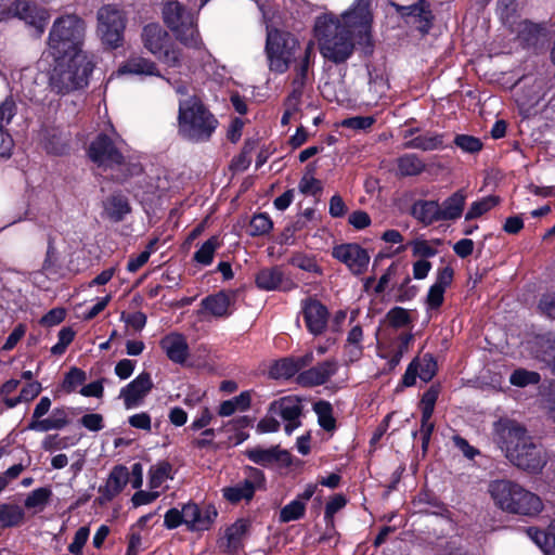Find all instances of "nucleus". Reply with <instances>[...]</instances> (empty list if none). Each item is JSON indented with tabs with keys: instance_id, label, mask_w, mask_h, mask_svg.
I'll list each match as a JSON object with an SVG mask.
<instances>
[{
	"instance_id": "obj_1",
	"label": "nucleus",
	"mask_w": 555,
	"mask_h": 555,
	"mask_svg": "<svg viewBox=\"0 0 555 555\" xmlns=\"http://www.w3.org/2000/svg\"><path fill=\"white\" fill-rule=\"evenodd\" d=\"M373 16L364 8L353 9L343 14L341 20L332 14L317 18L314 35L321 55L335 65L345 64L359 46L364 56L374 53L372 36Z\"/></svg>"
},
{
	"instance_id": "obj_2",
	"label": "nucleus",
	"mask_w": 555,
	"mask_h": 555,
	"mask_svg": "<svg viewBox=\"0 0 555 555\" xmlns=\"http://www.w3.org/2000/svg\"><path fill=\"white\" fill-rule=\"evenodd\" d=\"M493 440L518 468L538 473L545 465L541 447L533 442L526 427L514 420L505 417L494 422Z\"/></svg>"
},
{
	"instance_id": "obj_3",
	"label": "nucleus",
	"mask_w": 555,
	"mask_h": 555,
	"mask_svg": "<svg viewBox=\"0 0 555 555\" xmlns=\"http://www.w3.org/2000/svg\"><path fill=\"white\" fill-rule=\"evenodd\" d=\"M95 63L90 55L53 56L49 87L59 95L82 90L89 85Z\"/></svg>"
},
{
	"instance_id": "obj_4",
	"label": "nucleus",
	"mask_w": 555,
	"mask_h": 555,
	"mask_svg": "<svg viewBox=\"0 0 555 555\" xmlns=\"http://www.w3.org/2000/svg\"><path fill=\"white\" fill-rule=\"evenodd\" d=\"M178 122L179 134L193 143L209 141L219 126L217 117L197 95L179 102Z\"/></svg>"
},
{
	"instance_id": "obj_5",
	"label": "nucleus",
	"mask_w": 555,
	"mask_h": 555,
	"mask_svg": "<svg viewBox=\"0 0 555 555\" xmlns=\"http://www.w3.org/2000/svg\"><path fill=\"white\" fill-rule=\"evenodd\" d=\"M488 491L495 506L509 514L531 517L543 508L540 496L512 480H493Z\"/></svg>"
},
{
	"instance_id": "obj_6",
	"label": "nucleus",
	"mask_w": 555,
	"mask_h": 555,
	"mask_svg": "<svg viewBox=\"0 0 555 555\" xmlns=\"http://www.w3.org/2000/svg\"><path fill=\"white\" fill-rule=\"evenodd\" d=\"M85 21L75 15L57 17L49 33L48 44L52 56L89 55L83 51Z\"/></svg>"
},
{
	"instance_id": "obj_7",
	"label": "nucleus",
	"mask_w": 555,
	"mask_h": 555,
	"mask_svg": "<svg viewBox=\"0 0 555 555\" xmlns=\"http://www.w3.org/2000/svg\"><path fill=\"white\" fill-rule=\"evenodd\" d=\"M87 156L99 168H122L121 173H118L113 178L117 183H124L130 177L139 176L143 171L140 164L126 162L124 153L117 146L115 141L105 132L98 133L90 142L87 149Z\"/></svg>"
},
{
	"instance_id": "obj_8",
	"label": "nucleus",
	"mask_w": 555,
	"mask_h": 555,
	"mask_svg": "<svg viewBox=\"0 0 555 555\" xmlns=\"http://www.w3.org/2000/svg\"><path fill=\"white\" fill-rule=\"evenodd\" d=\"M163 18L179 42L188 48L199 47L201 38L195 16L183 4L179 1H168L163 8Z\"/></svg>"
},
{
	"instance_id": "obj_9",
	"label": "nucleus",
	"mask_w": 555,
	"mask_h": 555,
	"mask_svg": "<svg viewBox=\"0 0 555 555\" xmlns=\"http://www.w3.org/2000/svg\"><path fill=\"white\" fill-rule=\"evenodd\" d=\"M298 44L297 38L289 33L279 29L269 31L266 40V53L270 70L276 74L286 73L293 57H295V50Z\"/></svg>"
},
{
	"instance_id": "obj_10",
	"label": "nucleus",
	"mask_w": 555,
	"mask_h": 555,
	"mask_svg": "<svg viewBox=\"0 0 555 555\" xmlns=\"http://www.w3.org/2000/svg\"><path fill=\"white\" fill-rule=\"evenodd\" d=\"M96 17L102 43L111 50L121 47L127 24L124 10L115 4H105L99 9Z\"/></svg>"
},
{
	"instance_id": "obj_11",
	"label": "nucleus",
	"mask_w": 555,
	"mask_h": 555,
	"mask_svg": "<svg viewBox=\"0 0 555 555\" xmlns=\"http://www.w3.org/2000/svg\"><path fill=\"white\" fill-rule=\"evenodd\" d=\"M14 17L42 33L49 15L47 10L26 0H0V21Z\"/></svg>"
},
{
	"instance_id": "obj_12",
	"label": "nucleus",
	"mask_w": 555,
	"mask_h": 555,
	"mask_svg": "<svg viewBox=\"0 0 555 555\" xmlns=\"http://www.w3.org/2000/svg\"><path fill=\"white\" fill-rule=\"evenodd\" d=\"M245 472L247 478L243 481L221 489L223 499L231 504H238L243 500L249 502L254 499L257 489L266 488V476L261 469L246 466Z\"/></svg>"
},
{
	"instance_id": "obj_13",
	"label": "nucleus",
	"mask_w": 555,
	"mask_h": 555,
	"mask_svg": "<svg viewBox=\"0 0 555 555\" xmlns=\"http://www.w3.org/2000/svg\"><path fill=\"white\" fill-rule=\"evenodd\" d=\"M268 414L281 416L285 422L284 431L286 435H292L295 429L301 426L302 400L295 395L281 397L269 404Z\"/></svg>"
},
{
	"instance_id": "obj_14",
	"label": "nucleus",
	"mask_w": 555,
	"mask_h": 555,
	"mask_svg": "<svg viewBox=\"0 0 555 555\" xmlns=\"http://www.w3.org/2000/svg\"><path fill=\"white\" fill-rule=\"evenodd\" d=\"M332 257L344 263L356 276L367 271L371 260L369 251L358 243H343L334 246Z\"/></svg>"
},
{
	"instance_id": "obj_15",
	"label": "nucleus",
	"mask_w": 555,
	"mask_h": 555,
	"mask_svg": "<svg viewBox=\"0 0 555 555\" xmlns=\"http://www.w3.org/2000/svg\"><path fill=\"white\" fill-rule=\"evenodd\" d=\"M397 13L412 23L422 35H428L435 23V14L428 0H417L410 5H397Z\"/></svg>"
},
{
	"instance_id": "obj_16",
	"label": "nucleus",
	"mask_w": 555,
	"mask_h": 555,
	"mask_svg": "<svg viewBox=\"0 0 555 555\" xmlns=\"http://www.w3.org/2000/svg\"><path fill=\"white\" fill-rule=\"evenodd\" d=\"M301 314L307 331L313 336L322 335L328 324L330 311L325 305L314 297L301 300Z\"/></svg>"
},
{
	"instance_id": "obj_17",
	"label": "nucleus",
	"mask_w": 555,
	"mask_h": 555,
	"mask_svg": "<svg viewBox=\"0 0 555 555\" xmlns=\"http://www.w3.org/2000/svg\"><path fill=\"white\" fill-rule=\"evenodd\" d=\"M39 141L49 155L65 156L70 152V133L60 127L43 126L39 132Z\"/></svg>"
},
{
	"instance_id": "obj_18",
	"label": "nucleus",
	"mask_w": 555,
	"mask_h": 555,
	"mask_svg": "<svg viewBox=\"0 0 555 555\" xmlns=\"http://www.w3.org/2000/svg\"><path fill=\"white\" fill-rule=\"evenodd\" d=\"M337 371V361L335 359H327L301 371L296 377V383L305 388L321 386L326 384Z\"/></svg>"
},
{
	"instance_id": "obj_19",
	"label": "nucleus",
	"mask_w": 555,
	"mask_h": 555,
	"mask_svg": "<svg viewBox=\"0 0 555 555\" xmlns=\"http://www.w3.org/2000/svg\"><path fill=\"white\" fill-rule=\"evenodd\" d=\"M128 482V468L121 464L115 465L112 468L105 485L99 487L98 492L100 495L94 502L101 506L112 502L119 493L122 492Z\"/></svg>"
},
{
	"instance_id": "obj_20",
	"label": "nucleus",
	"mask_w": 555,
	"mask_h": 555,
	"mask_svg": "<svg viewBox=\"0 0 555 555\" xmlns=\"http://www.w3.org/2000/svg\"><path fill=\"white\" fill-rule=\"evenodd\" d=\"M255 284L259 289L267 292H291L298 286L289 276L284 274L279 266L259 270L255 278Z\"/></svg>"
},
{
	"instance_id": "obj_21",
	"label": "nucleus",
	"mask_w": 555,
	"mask_h": 555,
	"mask_svg": "<svg viewBox=\"0 0 555 555\" xmlns=\"http://www.w3.org/2000/svg\"><path fill=\"white\" fill-rule=\"evenodd\" d=\"M153 387L151 374L144 371L120 389V398L127 409H132L142 403Z\"/></svg>"
},
{
	"instance_id": "obj_22",
	"label": "nucleus",
	"mask_w": 555,
	"mask_h": 555,
	"mask_svg": "<svg viewBox=\"0 0 555 555\" xmlns=\"http://www.w3.org/2000/svg\"><path fill=\"white\" fill-rule=\"evenodd\" d=\"M245 455L249 461L262 467L279 464L281 467L287 468L293 464L292 454L287 450H282L280 446H272L268 449L256 447L246 450Z\"/></svg>"
},
{
	"instance_id": "obj_23",
	"label": "nucleus",
	"mask_w": 555,
	"mask_h": 555,
	"mask_svg": "<svg viewBox=\"0 0 555 555\" xmlns=\"http://www.w3.org/2000/svg\"><path fill=\"white\" fill-rule=\"evenodd\" d=\"M17 113V105L12 95L0 103V157L10 158L14 149V140L5 129Z\"/></svg>"
},
{
	"instance_id": "obj_24",
	"label": "nucleus",
	"mask_w": 555,
	"mask_h": 555,
	"mask_svg": "<svg viewBox=\"0 0 555 555\" xmlns=\"http://www.w3.org/2000/svg\"><path fill=\"white\" fill-rule=\"evenodd\" d=\"M185 525L191 531L208 530L215 522L218 512L212 504L199 507L196 503L184 505Z\"/></svg>"
},
{
	"instance_id": "obj_25",
	"label": "nucleus",
	"mask_w": 555,
	"mask_h": 555,
	"mask_svg": "<svg viewBox=\"0 0 555 555\" xmlns=\"http://www.w3.org/2000/svg\"><path fill=\"white\" fill-rule=\"evenodd\" d=\"M238 291L221 289L202 299L203 310L217 319L229 318L232 314L231 306L234 305Z\"/></svg>"
},
{
	"instance_id": "obj_26",
	"label": "nucleus",
	"mask_w": 555,
	"mask_h": 555,
	"mask_svg": "<svg viewBox=\"0 0 555 555\" xmlns=\"http://www.w3.org/2000/svg\"><path fill=\"white\" fill-rule=\"evenodd\" d=\"M253 524L249 518H238L230 525L224 532L225 546L223 552L230 555L237 554L244 548V542L251 533Z\"/></svg>"
},
{
	"instance_id": "obj_27",
	"label": "nucleus",
	"mask_w": 555,
	"mask_h": 555,
	"mask_svg": "<svg viewBox=\"0 0 555 555\" xmlns=\"http://www.w3.org/2000/svg\"><path fill=\"white\" fill-rule=\"evenodd\" d=\"M548 36L546 22L534 23L524 20L518 24L517 39L525 49L537 48Z\"/></svg>"
},
{
	"instance_id": "obj_28",
	"label": "nucleus",
	"mask_w": 555,
	"mask_h": 555,
	"mask_svg": "<svg viewBox=\"0 0 555 555\" xmlns=\"http://www.w3.org/2000/svg\"><path fill=\"white\" fill-rule=\"evenodd\" d=\"M142 41L144 48L147 49L152 54L160 56L162 54H168L165 50L168 41V33L157 23H150L143 27Z\"/></svg>"
},
{
	"instance_id": "obj_29",
	"label": "nucleus",
	"mask_w": 555,
	"mask_h": 555,
	"mask_svg": "<svg viewBox=\"0 0 555 555\" xmlns=\"http://www.w3.org/2000/svg\"><path fill=\"white\" fill-rule=\"evenodd\" d=\"M169 360L175 363L183 364L189 357V345L182 334L167 335L160 341Z\"/></svg>"
},
{
	"instance_id": "obj_30",
	"label": "nucleus",
	"mask_w": 555,
	"mask_h": 555,
	"mask_svg": "<svg viewBox=\"0 0 555 555\" xmlns=\"http://www.w3.org/2000/svg\"><path fill=\"white\" fill-rule=\"evenodd\" d=\"M466 193L463 189L457 190L447 197L441 205H439V212L441 221L459 219L465 207Z\"/></svg>"
},
{
	"instance_id": "obj_31",
	"label": "nucleus",
	"mask_w": 555,
	"mask_h": 555,
	"mask_svg": "<svg viewBox=\"0 0 555 555\" xmlns=\"http://www.w3.org/2000/svg\"><path fill=\"white\" fill-rule=\"evenodd\" d=\"M41 271L51 279L63 276V264L55 246V237L52 234L48 235L47 251L42 262Z\"/></svg>"
},
{
	"instance_id": "obj_32",
	"label": "nucleus",
	"mask_w": 555,
	"mask_h": 555,
	"mask_svg": "<svg viewBox=\"0 0 555 555\" xmlns=\"http://www.w3.org/2000/svg\"><path fill=\"white\" fill-rule=\"evenodd\" d=\"M411 215L424 225L441 221L438 201H416L411 207Z\"/></svg>"
},
{
	"instance_id": "obj_33",
	"label": "nucleus",
	"mask_w": 555,
	"mask_h": 555,
	"mask_svg": "<svg viewBox=\"0 0 555 555\" xmlns=\"http://www.w3.org/2000/svg\"><path fill=\"white\" fill-rule=\"evenodd\" d=\"M105 211L109 220L121 222L131 212L129 199L121 193L112 194L106 201Z\"/></svg>"
},
{
	"instance_id": "obj_34",
	"label": "nucleus",
	"mask_w": 555,
	"mask_h": 555,
	"mask_svg": "<svg viewBox=\"0 0 555 555\" xmlns=\"http://www.w3.org/2000/svg\"><path fill=\"white\" fill-rule=\"evenodd\" d=\"M405 149L421 150L424 152L444 149V134L427 132L422 135L412 138L404 142Z\"/></svg>"
},
{
	"instance_id": "obj_35",
	"label": "nucleus",
	"mask_w": 555,
	"mask_h": 555,
	"mask_svg": "<svg viewBox=\"0 0 555 555\" xmlns=\"http://www.w3.org/2000/svg\"><path fill=\"white\" fill-rule=\"evenodd\" d=\"M268 374L270 378L275 380L297 377L298 367L295 364V357H284L273 361L269 366Z\"/></svg>"
},
{
	"instance_id": "obj_36",
	"label": "nucleus",
	"mask_w": 555,
	"mask_h": 555,
	"mask_svg": "<svg viewBox=\"0 0 555 555\" xmlns=\"http://www.w3.org/2000/svg\"><path fill=\"white\" fill-rule=\"evenodd\" d=\"M24 518L25 512L20 505L0 503V527L2 529L18 527Z\"/></svg>"
},
{
	"instance_id": "obj_37",
	"label": "nucleus",
	"mask_w": 555,
	"mask_h": 555,
	"mask_svg": "<svg viewBox=\"0 0 555 555\" xmlns=\"http://www.w3.org/2000/svg\"><path fill=\"white\" fill-rule=\"evenodd\" d=\"M315 53L314 46L312 41H309L306 44L304 53L295 59V77L293 80H299L301 82H306L308 80V72L309 68L314 64Z\"/></svg>"
},
{
	"instance_id": "obj_38",
	"label": "nucleus",
	"mask_w": 555,
	"mask_h": 555,
	"mask_svg": "<svg viewBox=\"0 0 555 555\" xmlns=\"http://www.w3.org/2000/svg\"><path fill=\"white\" fill-rule=\"evenodd\" d=\"M119 70L134 75L159 76L156 64L144 57L129 59Z\"/></svg>"
},
{
	"instance_id": "obj_39",
	"label": "nucleus",
	"mask_w": 555,
	"mask_h": 555,
	"mask_svg": "<svg viewBox=\"0 0 555 555\" xmlns=\"http://www.w3.org/2000/svg\"><path fill=\"white\" fill-rule=\"evenodd\" d=\"M312 410L318 416V423L325 431L336 429V418L334 417L333 405L330 401L319 400L313 403Z\"/></svg>"
},
{
	"instance_id": "obj_40",
	"label": "nucleus",
	"mask_w": 555,
	"mask_h": 555,
	"mask_svg": "<svg viewBox=\"0 0 555 555\" xmlns=\"http://www.w3.org/2000/svg\"><path fill=\"white\" fill-rule=\"evenodd\" d=\"M401 177L418 176L425 170V163L416 154H403L397 159Z\"/></svg>"
},
{
	"instance_id": "obj_41",
	"label": "nucleus",
	"mask_w": 555,
	"mask_h": 555,
	"mask_svg": "<svg viewBox=\"0 0 555 555\" xmlns=\"http://www.w3.org/2000/svg\"><path fill=\"white\" fill-rule=\"evenodd\" d=\"M538 358L546 363L555 373V335L546 334L537 340Z\"/></svg>"
},
{
	"instance_id": "obj_42",
	"label": "nucleus",
	"mask_w": 555,
	"mask_h": 555,
	"mask_svg": "<svg viewBox=\"0 0 555 555\" xmlns=\"http://www.w3.org/2000/svg\"><path fill=\"white\" fill-rule=\"evenodd\" d=\"M221 246L219 236L212 235L205 241L202 246L194 253L193 260L203 266H209L216 250Z\"/></svg>"
},
{
	"instance_id": "obj_43",
	"label": "nucleus",
	"mask_w": 555,
	"mask_h": 555,
	"mask_svg": "<svg viewBox=\"0 0 555 555\" xmlns=\"http://www.w3.org/2000/svg\"><path fill=\"white\" fill-rule=\"evenodd\" d=\"M273 229V221L269 214L259 212L255 214L248 225V234L253 237L264 236Z\"/></svg>"
},
{
	"instance_id": "obj_44",
	"label": "nucleus",
	"mask_w": 555,
	"mask_h": 555,
	"mask_svg": "<svg viewBox=\"0 0 555 555\" xmlns=\"http://www.w3.org/2000/svg\"><path fill=\"white\" fill-rule=\"evenodd\" d=\"M172 465L168 461H162L151 466L149 470V485L151 489L159 488L170 476Z\"/></svg>"
},
{
	"instance_id": "obj_45",
	"label": "nucleus",
	"mask_w": 555,
	"mask_h": 555,
	"mask_svg": "<svg viewBox=\"0 0 555 555\" xmlns=\"http://www.w3.org/2000/svg\"><path fill=\"white\" fill-rule=\"evenodd\" d=\"M87 380V374L83 370L73 366L64 375L60 388L66 393H72L82 386Z\"/></svg>"
},
{
	"instance_id": "obj_46",
	"label": "nucleus",
	"mask_w": 555,
	"mask_h": 555,
	"mask_svg": "<svg viewBox=\"0 0 555 555\" xmlns=\"http://www.w3.org/2000/svg\"><path fill=\"white\" fill-rule=\"evenodd\" d=\"M388 325L395 330L412 326L413 320L405 308L392 307L385 317Z\"/></svg>"
},
{
	"instance_id": "obj_47",
	"label": "nucleus",
	"mask_w": 555,
	"mask_h": 555,
	"mask_svg": "<svg viewBox=\"0 0 555 555\" xmlns=\"http://www.w3.org/2000/svg\"><path fill=\"white\" fill-rule=\"evenodd\" d=\"M499 202L500 198L494 195H489L479 201L473 202L465 215V220H474L481 217L496 206Z\"/></svg>"
},
{
	"instance_id": "obj_48",
	"label": "nucleus",
	"mask_w": 555,
	"mask_h": 555,
	"mask_svg": "<svg viewBox=\"0 0 555 555\" xmlns=\"http://www.w3.org/2000/svg\"><path fill=\"white\" fill-rule=\"evenodd\" d=\"M527 534L533 542H542L543 545L555 547V519L551 520L545 529L528 527Z\"/></svg>"
},
{
	"instance_id": "obj_49",
	"label": "nucleus",
	"mask_w": 555,
	"mask_h": 555,
	"mask_svg": "<svg viewBox=\"0 0 555 555\" xmlns=\"http://www.w3.org/2000/svg\"><path fill=\"white\" fill-rule=\"evenodd\" d=\"M306 504L300 500H293L280 511L279 520L281 522H291L299 520L305 516Z\"/></svg>"
},
{
	"instance_id": "obj_50",
	"label": "nucleus",
	"mask_w": 555,
	"mask_h": 555,
	"mask_svg": "<svg viewBox=\"0 0 555 555\" xmlns=\"http://www.w3.org/2000/svg\"><path fill=\"white\" fill-rule=\"evenodd\" d=\"M52 490L49 487H40L33 490L25 499L24 505L26 508H40L42 509L50 501Z\"/></svg>"
},
{
	"instance_id": "obj_51",
	"label": "nucleus",
	"mask_w": 555,
	"mask_h": 555,
	"mask_svg": "<svg viewBox=\"0 0 555 555\" xmlns=\"http://www.w3.org/2000/svg\"><path fill=\"white\" fill-rule=\"evenodd\" d=\"M288 263L306 272L322 274V269L318 264L315 258L304 253H295L288 259Z\"/></svg>"
},
{
	"instance_id": "obj_52",
	"label": "nucleus",
	"mask_w": 555,
	"mask_h": 555,
	"mask_svg": "<svg viewBox=\"0 0 555 555\" xmlns=\"http://www.w3.org/2000/svg\"><path fill=\"white\" fill-rule=\"evenodd\" d=\"M440 391V384L435 383L431 384L430 387L422 395V398L418 403L422 414H434Z\"/></svg>"
},
{
	"instance_id": "obj_53",
	"label": "nucleus",
	"mask_w": 555,
	"mask_h": 555,
	"mask_svg": "<svg viewBox=\"0 0 555 555\" xmlns=\"http://www.w3.org/2000/svg\"><path fill=\"white\" fill-rule=\"evenodd\" d=\"M541 380L538 372L528 371L525 369L515 370L509 376V383L516 387H526L529 385H537Z\"/></svg>"
},
{
	"instance_id": "obj_54",
	"label": "nucleus",
	"mask_w": 555,
	"mask_h": 555,
	"mask_svg": "<svg viewBox=\"0 0 555 555\" xmlns=\"http://www.w3.org/2000/svg\"><path fill=\"white\" fill-rule=\"evenodd\" d=\"M438 364L436 358L427 352L420 359L418 374L424 383L430 382L437 374Z\"/></svg>"
},
{
	"instance_id": "obj_55",
	"label": "nucleus",
	"mask_w": 555,
	"mask_h": 555,
	"mask_svg": "<svg viewBox=\"0 0 555 555\" xmlns=\"http://www.w3.org/2000/svg\"><path fill=\"white\" fill-rule=\"evenodd\" d=\"M453 142L463 152L469 154L479 153L483 147L482 141L470 134H456Z\"/></svg>"
},
{
	"instance_id": "obj_56",
	"label": "nucleus",
	"mask_w": 555,
	"mask_h": 555,
	"mask_svg": "<svg viewBox=\"0 0 555 555\" xmlns=\"http://www.w3.org/2000/svg\"><path fill=\"white\" fill-rule=\"evenodd\" d=\"M61 424L57 423V420H53L51 416L47 418H37L30 420V422L26 426V430L38 431V433H48L50 430H61Z\"/></svg>"
},
{
	"instance_id": "obj_57",
	"label": "nucleus",
	"mask_w": 555,
	"mask_h": 555,
	"mask_svg": "<svg viewBox=\"0 0 555 555\" xmlns=\"http://www.w3.org/2000/svg\"><path fill=\"white\" fill-rule=\"evenodd\" d=\"M306 82L292 80V91L285 99V105L293 111L299 109V104L304 94Z\"/></svg>"
},
{
	"instance_id": "obj_58",
	"label": "nucleus",
	"mask_w": 555,
	"mask_h": 555,
	"mask_svg": "<svg viewBox=\"0 0 555 555\" xmlns=\"http://www.w3.org/2000/svg\"><path fill=\"white\" fill-rule=\"evenodd\" d=\"M375 122L376 119L373 116H354L344 119L341 126L353 130H367Z\"/></svg>"
},
{
	"instance_id": "obj_59",
	"label": "nucleus",
	"mask_w": 555,
	"mask_h": 555,
	"mask_svg": "<svg viewBox=\"0 0 555 555\" xmlns=\"http://www.w3.org/2000/svg\"><path fill=\"white\" fill-rule=\"evenodd\" d=\"M411 278L409 274L405 275L403 281L398 286V295L396 297V301L405 302L412 300L418 293V287L416 285H410Z\"/></svg>"
},
{
	"instance_id": "obj_60",
	"label": "nucleus",
	"mask_w": 555,
	"mask_h": 555,
	"mask_svg": "<svg viewBox=\"0 0 555 555\" xmlns=\"http://www.w3.org/2000/svg\"><path fill=\"white\" fill-rule=\"evenodd\" d=\"M298 189L305 195H317L322 192L323 185L319 179L304 175L299 181Z\"/></svg>"
},
{
	"instance_id": "obj_61",
	"label": "nucleus",
	"mask_w": 555,
	"mask_h": 555,
	"mask_svg": "<svg viewBox=\"0 0 555 555\" xmlns=\"http://www.w3.org/2000/svg\"><path fill=\"white\" fill-rule=\"evenodd\" d=\"M347 503H348V500L345 494H343V493L334 494L333 496H331V499L328 500V502L325 505L324 518L334 517L337 512H339L347 505Z\"/></svg>"
},
{
	"instance_id": "obj_62",
	"label": "nucleus",
	"mask_w": 555,
	"mask_h": 555,
	"mask_svg": "<svg viewBox=\"0 0 555 555\" xmlns=\"http://www.w3.org/2000/svg\"><path fill=\"white\" fill-rule=\"evenodd\" d=\"M90 530L88 527H80L74 535L73 542L68 545L69 553L80 555L82 548L88 541Z\"/></svg>"
},
{
	"instance_id": "obj_63",
	"label": "nucleus",
	"mask_w": 555,
	"mask_h": 555,
	"mask_svg": "<svg viewBox=\"0 0 555 555\" xmlns=\"http://www.w3.org/2000/svg\"><path fill=\"white\" fill-rule=\"evenodd\" d=\"M66 317V310L57 307L49 310L44 315L41 317L39 324L46 327L55 326L64 321Z\"/></svg>"
},
{
	"instance_id": "obj_64",
	"label": "nucleus",
	"mask_w": 555,
	"mask_h": 555,
	"mask_svg": "<svg viewBox=\"0 0 555 555\" xmlns=\"http://www.w3.org/2000/svg\"><path fill=\"white\" fill-rule=\"evenodd\" d=\"M446 289L431 285L426 296V305L430 310H438L444 301Z\"/></svg>"
}]
</instances>
